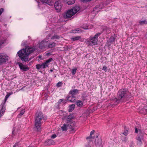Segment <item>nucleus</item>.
Masks as SVG:
<instances>
[{
    "mask_svg": "<svg viewBox=\"0 0 147 147\" xmlns=\"http://www.w3.org/2000/svg\"><path fill=\"white\" fill-rule=\"evenodd\" d=\"M76 99V97L74 96H69L68 98V100H69L70 102H73Z\"/></svg>",
    "mask_w": 147,
    "mask_h": 147,
    "instance_id": "nucleus-23",
    "label": "nucleus"
},
{
    "mask_svg": "<svg viewBox=\"0 0 147 147\" xmlns=\"http://www.w3.org/2000/svg\"><path fill=\"white\" fill-rule=\"evenodd\" d=\"M139 23L140 24L142 25L144 24H147V22L145 20L140 21H139Z\"/></svg>",
    "mask_w": 147,
    "mask_h": 147,
    "instance_id": "nucleus-32",
    "label": "nucleus"
},
{
    "mask_svg": "<svg viewBox=\"0 0 147 147\" xmlns=\"http://www.w3.org/2000/svg\"><path fill=\"white\" fill-rule=\"evenodd\" d=\"M75 105L74 104L69 106V112H72L74 109Z\"/></svg>",
    "mask_w": 147,
    "mask_h": 147,
    "instance_id": "nucleus-25",
    "label": "nucleus"
},
{
    "mask_svg": "<svg viewBox=\"0 0 147 147\" xmlns=\"http://www.w3.org/2000/svg\"><path fill=\"white\" fill-rule=\"evenodd\" d=\"M56 44L55 43L51 42L48 44H48L47 45V48H52L55 47Z\"/></svg>",
    "mask_w": 147,
    "mask_h": 147,
    "instance_id": "nucleus-18",
    "label": "nucleus"
},
{
    "mask_svg": "<svg viewBox=\"0 0 147 147\" xmlns=\"http://www.w3.org/2000/svg\"><path fill=\"white\" fill-rule=\"evenodd\" d=\"M62 6V5L61 1H58L55 2L54 4V7L57 12H59L60 11Z\"/></svg>",
    "mask_w": 147,
    "mask_h": 147,
    "instance_id": "nucleus-7",
    "label": "nucleus"
},
{
    "mask_svg": "<svg viewBox=\"0 0 147 147\" xmlns=\"http://www.w3.org/2000/svg\"><path fill=\"white\" fill-rule=\"evenodd\" d=\"M79 90L77 89H74L70 90L69 92L70 94H71L72 96H74V95L77 94Z\"/></svg>",
    "mask_w": 147,
    "mask_h": 147,
    "instance_id": "nucleus-17",
    "label": "nucleus"
},
{
    "mask_svg": "<svg viewBox=\"0 0 147 147\" xmlns=\"http://www.w3.org/2000/svg\"><path fill=\"white\" fill-rule=\"evenodd\" d=\"M100 34V33H97L94 36H91L89 38V40L86 41V44L88 45H95L97 44L98 41L97 38Z\"/></svg>",
    "mask_w": 147,
    "mask_h": 147,
    "instance_id": "nucleus-5",
    "label": "nucleus"
},
{
    "mask_svg": "<svg viewBox=\"0 0 147 147\" xmlns=\"http://www.w3.org/2000/svg\"><path fill=\"white\" fill-rule=\"evenodd\" d=\"M43 118L42 113L40 112H37L35 115V126L38 131L41 129V120Z\"/></svg>",
    "mask_w": 147,
    "mask_h": 147,
    "instance_id": "nucleus-4",
    "label": "nucleus"
},
{
    "mask_svg": "<svg viewBox=\"0 0 147 147\" xmlns=\"http://www.w3.org/2000/svg\"><path fill=\"white\" fill-rule=\"evenodd\" d=\"M19 65L21 70L23 71H26L29 69V67L27 65H24L22 63H19Z\"/></svg>",
    "mask_w": 147,
    "mask_h": 147,
    "instance_id": "nucleus-12",
    "label": "nucleus"
},
{
    "mask_svg": "<svg viewBox=\"0 0 147 147\" xmlns=\"http://www.w3.org/2000/svg\"><path fill=\"white\" fill-rule=\"evenodd\" d=\"M55 143L54 141L51 139L47 140L45 142L46 145H51Z\"/></svg>",
    "mask_w": 147,
    "mask_h": 147,
    "instance_id": "nucleus-19",
    "label": "nucleus"
},
{
    "mask_svg": "<svg viewBox=\"0 0 147 147\" xmlns=\"http://www.w3.org/2000/svg\"><path fill=\"white\" fill-rule=\"evenodd\" d=\"M59 38V36L57 35H55L51 37V39L52 40H54L55 39H58Z\"/></svg>",
    "mask_w": 147,
    "mask_h": 147,
    "instance_id": "nucleus-30",
    "label": "nucleus"
},
{
    "mask_svg": "<svg viewBox=\"0 0 147 147\" xmlns=\"http://www.w3.org/2000/svg\"><path fill=\"white\" fill-rule=\"evenodd\" d=\"M38 57L39 58H40L42 57V56L41 55H39Z\"/></svg>",
    "mask_w": 147,
    "mask_h": 147,
    "instance_id": "nucleus-46",
    "label": "nucleus"
},
{
    "mask_svg": "<svg viewBox=\"0 0 147 147\" xmlns=\"http://www.w3.org/2000/svg\"><path fill=\"white\" fill-rule=\"evenodd\" d=\"M135 132L136 133H137L138 132V130L136 128L135 129Z\"/></svg>",
    "mask_w": 147,
    "mask_h": 147,
    "instance_id": "nucleus-44",
    "label": "nucleus"
},
{
    "mask_svg": "<svg viewBox=\"0 0 147 147\" xmlns=\"http://www.w3.org/2000/svg\"><path fill=\"white\" fill-rule=\"evenodd\" d=\"M115 38L113 36H111L109 40V41L110 42H114Z\"/></svg>",
    "mask_w": 147,
    "mask_h": 147,
    "instance_id": "nucleus-31",
    "label": "nucleus"
},
{
    "mask_svg": "<svg viewBox=\"0 0 147 147\" xmlns=\"http://www.w3.org/2000/svg\"><path fill=\"white\" fill-rule=\"evenodd\" d=\"M123 134L125 136H127L128 134L127 130H125L124 132L123 133Z\"/></svg>",
    "mask_w": 147,
    "mask_h": 147,
    "instance_id": "nucleus-37",
    "label": "nucleus"
},
{
    "mask_svg": "<svg viewBox=\"0 0 147 147\" xmlns=\"http://www.w3.org/2000/svg\"><path fill=\"white\" fill-rule=\"evenodd\" d=\"M76 104L79 107H82L83 105L82 102L80 100H78L76 101Z\"/></svg>",
    "mask_w": 147,
    "mask_h": 147,
    "instance_id": "nucleus-21",
    "label": "nucleus"
},
{
    "mask_svg": "<svg viewBox=\"0 0 147 147\" xmlns=\"http://www.w3.org/2000/svg\"><path fill=\"white\" fill-rule=\"evenodd\" d=\"M43 3L47 4L50 6L53 5L51 0H40Z\"/></svg>",
    "mask_w": 147,
    "mask_h": 147,
    "instance_id": "nucleus-16",
    "label": "nucleus"
},
{
    "mask_svg": "<svg viewBox=\"0 0 147 147\" xmlns=\"http://www.w3.org/2000/svg\"><path fill=\"white\" fill-rule=\"evenodd\" d=\"M11 94V93H10L8 94H7L5 96V98L4 99L5 101L4 102H5H5L7 101V98L9 97Z\"/></svg>",
    "mask_w": 147,
    "mask_h": 147,
    "instance_id": "nucleus-29",
    "label": "nucleus"
},
{
    "mask_svg": "<svg viewBox=\"0 0 147 147\" xmlns=\"http://www.w3.org/2000/svg\"><path fill=\"white\" fill-rule=\"evenodd\" d=\"M103 7H104V5L102 3L99 4V5H96L93 9V13L95 14L98 13L100 11V9L103 8Z\"/></svg>",
    "mask_w": 147,
    "mask_h": 147,
    "instance_id": "nucleus-10",
    "label": "nucleus"
},
{
    "mask_svg": "<svg viewBox=\"0 0 147 147\" xmlns=\"http://www.w3.org/2000/svg\"><path fill=\"white\" fill-rule=\"evenodd\" d=\"M127 140L126 138H125V141H126Z\"/></svg>",
    "mask_w": 147,
    "mask_h": 147,
    "instance_id": "nucleus-50",
    "label": "nucleus"
},
{
    "mask_svg": "<svg viewBox=\"0 0 147 147\" xmlns=\"http://www.w3.org/2000/svg\"><path fill=\"white\" fill-rule=\"evenodd\" d=\"M87 147H91L90 146H88Z\"/></svg>",
    "mask_w": 147,
    "mask_h": 147,
    "instance_id": "nucleus-49",
    "label": "nucleus"
},
{
    "mask_svg": "<svg viewBox=\"0 0 147 147\" xmlns=\"http://www.w3.org/2000/svg\"><path fill=\"white\" fill-rule=\"evenodd\" d=\"M36 69L39 70L40 69L43 68V65L42 64H38L36 65Z\"/></svg>",
    "mask_w": 147,
    "mask_h": 147,
    "instance_id": "nucleus-26",
    "label": "nucleus"
},
{
    "mask_svg": "<svg viewBox=\"0 0 147 147\" xmlns=\"http://www.w3.org/2000/svg\"><path fill=\"white\" fill-rule=\"evenodd\" d=\"M29 147H34L33 146H29Z\"/></svg>",
    "mask_w": 147,
    "mask_h": 147,
    "instance_id": "nucleus-48",
    "label": "nucleus"
},
{
    "mask_svg": "<svg viewBox=\"0 0 147 147\" xmlns=\"http://www.w3.org/2000/svg\"><path fill=\"white\" fill-rule=\"evenodd\" d=\"M25 111V110L24 109H23L20 112V113L18 115V116H19L20 115L22 116L23 115Z\"/></svg>",
    "mask_w": 147,
    "mask_h": 147,
    "instance_id": "nucleus-33",
    "label": "nucleus"
},
{
    "mask_svg": "<svg viewBox=\"0 0 147 147\" xmlns=\"http://www.w3.org/2000/svg\"><path fill=\"white\" fill-rule=\"evenodd\" d=\"M61 128L63 131H66L67 129H71L70 131L73 132L74 130V128L71 125H67L65 124H64L61 127Z\"/></svg>",
    "mask_w": 147,
    "mask_h": 147,
    "instance_id": "nucleus-9",
    "label": "nucleus"
},
{
    "mask_svg": "<svg viewBox=\"0 0 147 147\" xmlns=\"http://www.w3.org/2000/svg\"><path fill=\"white\" fill-rule=\"evenodd\" d=\"M50 72H52L53 71V70L52 69H50Z\"/></svg>",
    "mask_w": 147,
    "mask_h": 147,
    "instance_id": "nucleus-47",
    "label": "nucleus"
},
{
    "mask_svg": "<svg viewBox=\"0 0 147 147\" xmlns=\"http://www.w3.org/2000/svg\"><path fill=\"white\" fill-rule=\"evenodd\" d=\"M63 1L67 2L69 5H71L75 3V0H63Z\"/></svg>",
    "mask_w": 147,
    "mask_h": 147,
    "instance_id": "nucleus-20",
    "label": "nucleus"
},
{
    "mask_svg": "<svg viewBox=\"0 0 147 147\" xmlns=\"http://www.w3.org/2000/svg\"><path fill=\"white\" fill-rule=\"evenodd\" d=\"M8 60V57L3 54H0V63L5 62Z\"/></svg>",
    "mask_w": 147,
    "mask_h": 147,
    "instance_id": "nucleus-13",
    "label": "nucleus"
},
{
    "mask_svg": "<svg viewBox=\"0 0 147 147\" xmlns=\"http://www.w3.org/2000/svg\"><path fill=\"white\" fill-rule=\"evenodd\" d=\"M5 102L2 103L1 105V109L0 110V118L3 115L5 110Z\"/></svg>",
    "mask_w": 147,
    "mask_h": 147,
    "instance_id": "nucleus-11",
    "label": "nucleus"
},
{
    "mask_svg": "<svg viewBox=\"0 0 147 147\" xmlns=\"http://www.w3.org/2000/svg\"><path fill=\"white\" fill-rule=\"evenodd\" d=\"M130 147H132V146H130Z\"/></svg>",
    "mask_w": 147,
    "mask_h": 147,
    "instance_id": "nucleus-53",
    "label": "nucleus"
},
{
    "mask_svg": "<svg viewBox=\"0 0 147 147\" xmlns=\"http://www.w3.org/2000/svg\"><path fill=\"white\" fill-rule=\"evenodd\" d=\"M62 83L61 82H59L57 84V86L58 87H60L62 85Z\"/></svg>",
    "mask_w": 147,
    "mask_h": 147,
    "instance_id": "nucleus-36",
    "label": "nucleus"
},
{
    "mask_svg": "<svg viewBox=\"0 0 147 147\" xmlns=\"http://www.w3.org/2000/svg\"><path fill=\"white\" fill-rule=\"evenodd\" d=\"M53 60V59L51 58L47 60H46L45 62L43 63L42 64L43 65V69H45L49 66V63L51 61Z\"/></svg>",
    "mask_w": 147,
    "mask_h": 147,
    "instance_id": "nucleus-14",
    "label": "nucleus"
},
{
    "mask_svg": "<svg viewBox=\"0 0 147 147\" xmlns=\"http://www.w3.org/2000/svg\"><path fill=\"white\" fill-rule=\"evenodd\" d=\"M3 11V8H1L0 9V16L1 14Z\"/></svg>",
    "mask_w": 147,
    "mask_h": 147,
    "instance_id": "nucleus-39",
    "label": "nucleus"
},
{
    "mask_svg": "<svg viewBox=\"0 0 147 147\" xmlns=\"http://www.w3.org/2000/svg\"><path fill=\"white\" fill-rule=\"evenodd\" d=\"M74 118V116L72 115H70L67 116H65L64 118H63V120L65 119L67 121H70L71 120Z\"/></svg>",
    "mask_w": 147,
    "mask_h": 147,
    "instance_id": "nucleus-15",
    "label": "nucleus"
},
{
    "mask_svg": "<svg viewBox=\"0 0 147 147\" xmlns=\"http://www.w3.org/2000/svg\"><path fill=\"white\" fill-rule=\"evenodd\" d=\"M79 30L78 28H77L76 29L73 30H71V32L74 33H76L79 32Z\"/></svg>",
    "mask_w": 147,
    "mask_h": 147,
    "instance_id": "nucleus-28",
    "label": "nucleus"
},
{
    "mask_svg": "<svg viewBox=\"0 0 147 147\" xmlns=\"http://www.w3.org/2000/svg\"><path fill=\"white\" fill-rule=\"evenodd\" d=\"M94 130H92V131H91L90 133V136L88 137H87L86 138V139L87 140L91 139V140H92L93 139H94V138L92 137V135L94 134Z\"/></svg>",
    "mask_w": 147,
    "mask_h": 147,
    "instance_id": "nucleus-24",
    "label": "nucleus"
},
{
    "mask_svg": "<svg viewBox=\"0 0 147 147\" xmlns=\"http://www.w3.org/2000/svg\"><path fill=\"white\" fill-rule=\"evenodd\" d=\"M35 50V49L32 47H26L24 49L19 51L17 54L18 55L23 62L29 61V55Z\"/></svg>",
    "mask_w": 147,
    "mask_h": 147,
    "instance_id": "nucleus-1",
    "label": "nucleus"
},
{
    "mask_svg": "<svg viewBox=\"0 0 147 147\" xmlns=\"http://www.w3.org/2000/svg\"><path fill=\"white\" fill-rule=\"evenodd\" d=\"M81 39V37L80 36H75L71 38L73 41L80 40Z\"/></svg>",
    "mask_w": 147,
    "mask_h": 147,
    "instance_id": "nucleus-27",
    "label": "nucleus"
},
{
    "mask_svg": "<svg viewBox=\"0 0 147 147\" xmlns=\"http://www.w3.org/2000/svg\"><path fill=\"white\" fill-rule=\"evenodd\" d=\"M18 143H16L13 146V147H18Z\"/></svg>",
    "mask_w": 147,
    "mask_h": 147,
    "instance_id": "nucleus-41",
    "label": "nucleus"
},
{
    "mask_svg": "<svg viewBox=\"0 0 147 147\" xmlns=\"http://www.w3.org/2000/svg\"><path fill=\"white\" fill-rule=\"evenodd\" d=\"M102 69L103 70L105 71V72H106L107 70V67L106 66H104Z\"/></svg>",
    "mask_w": 147,
    "mask_h": 147,
    "instance_id": "nucleus-34",
    "label": "nucleus"
},
{
    "mask_svg": "<svg viewBox=\"0 0 147 147\" xmlns=\"http://www.w3.org/2000/svg\"><path fill=\"white\" fill-rule=\"evenodd\" d=\"M13 132H12V133H13Z\"/></svg>",
    "mask_w": 147,
    "mask_h": 147,
    "instance_id": "nucleus-51",
    "label": "nucleus"
},
{
    "mask_svg": "<svg viewBox=\"0 0 147 147\" xmlns=\"http://www.w3.org/2000/svg\"><path fill=\"white\" fill-rule=\"evenodd\" d=\"M139 133L138 135L136 138V139L138 140V144L140 145L142 143V140H143V137L144 135V133L143 132H141V131L139 130Z\"/></svg>",
    "mask_w": 147,
    "mask_h": 147,
    "instance_id": "nucleus-8",
    "label": "nucleus"
},
{
    "mask_svg": "<svg viewBox=\"0 0 147 147\" xmlns=\"http://www.w3.org/2000/svg\"><path fill=\"white\" fill-rule=\"evenodd\" d=\"M87 28H84V29H89L90 28H89L88 27H87Z\"/></svg>",
    "mask_w": 147,
    "mask_h": 147,
    "instance_id": "nucleus-45",
    "label": "nucleus"
},
{
    "mask_svg": "<svg viewBox=\"0 0 147 147\" xmlns=\"http://www.w3.org/2000/svg\"><path fill=\"white\" fill-rule=\"evenodd\" d=\"M130 147H132V146H130Z\"/></svg>",
    "mask_w": 147,
    "mask_h": 147,
    "instance_id": "nucleus-52",
    "label": "nucleus"
},
{
    "mask_svg": "<svg viewBox=\"0 0 147 147\" xmlns=\"http://www.w3.org/2000/svg\"><path fill=\"white\" fill-rule=\"evenodd\" d=\"M63 99H60L59 100V102L60 103V102H62V101H63Z\"/></svg>",
    "mask_w": 147,
    "mask_h": 147,
    "instance_id": "nucleus-42",
    "label": "nucleus"
},
{
    "mask_svg": "<svg viewBox=\"0 0 147 147\" xmlns=\"http://www.w3.org/2000/svg\"><path fill=\"white\" fill-rule=\"evenodd\" d=\"M95 140L96 141L95 144L96 145H99L101 144V139H98L97 136H96V138L95 139Z\"/></svg>",
    "mask_w": 147,
    "mask_h": 147,
    "instance_id": "nucleus-22",
    "label": "nucleus"
},
{
    "mask_svg": "<svg viewBox=\"0 0 147 147\" xmlns=\"http://www.w3.org/2000/svg\"><path fill=\"white\" fill-rule=\"evenodd\" d=\"M129 97L130 93L126 89H122L119 91L117 98H116L115 101L119 102Z\"/></svg>",
    "mask_w": 147,
    "mask_h": 147,
    "instance_id": "nucleus-2",
    "label": "nucleus"
},
{
    "mask_svg": "<svg viewBox=\"0 0 147 147\" xmlns=\"http://www.w3.org/2000/svg\"><path fill=\"white\" fill-rule=\"evenodd\" d=\"M49 38H46L42 40L39 44H38V46L40 49H43L47 48V45L48 40H47Z\"/></svg>",
    "mask_w": 147,
    "mask_h": 147,
    "instance_id": "nucleus-6",
    "label": "nucleus"
},
{
    "mask_svg": "<svg viewBox=\"0 0 147 147\" xmlns=\"http://www.w3.org/2000/svg\"><path fill=\"white\" fill-rule=\"evenodd\" d=\"M76 70H77V69H76V68L73 69L72 71V74L73 75H74L75 74Z\"/></svg>",
    "mask_w": 147,
    "mask_h": 147,
    "instance_id": "nucleus-35",
    "label": "nucleus"
},
{
    "mask_svg": "<svg viewBox=\"0 0 147 147\" xmlns=\"http://www.w3.org/2000/svg\"><path fill=\"white\" fill-rule=\"evenodd\" d=\"M57 137V136L55 134H53L51 136V138L53 139Z\"/></svg>",
    "mask_w": 147,
    "mask_h": 147,
    "instance_id": "nucleus-38",
    "label": "nucleus"
},
{
    "mask_svg": "<svg viewBox=\"0 0 147 147\" xmlns=\"http://www.w3.org/2000/svg\"><path fill=\"white\" fill-rule=\"evenodd\" d=\"M51 55V53H46V55L47 56L50 55Z\"/></svg>",
    "mask_w": 147,
    "mask_h": 147,
    "instance_id": "nucleus-43",
    "label": "nucleus"
},
{
    "mask_svg": "<svg viewBox=\"0 0 147 147\" xmlns=\"http://www.w3.org/2000/svg\"><path fill=\"white\" fill-rule=\"evenodd\" d=\"M80 9V8L79 6H75L64 13L63 16L65 18H69L76 14Z\"/></svg>",
    "mask_w": 147,
    "mask_h": 147,
    "instance_id": "nucleus-3",
    "label": "nucleus"
},
{
    "mask_svg": "<svg viewBox=\"0 0 147 147\" xmlns=\"http://www.w3.org/2000/svg\"><path fill=\"white\" fill-rule=\"evenodd\" d=\"M91 0H81V1L83 2H87L88 1H91Z\"/></svg>",
    "mask_w": 147,
    "mask_h": 147,
    "instance_id": "nucleus-40",
    "label": "nucleus"
}]
</instances>
